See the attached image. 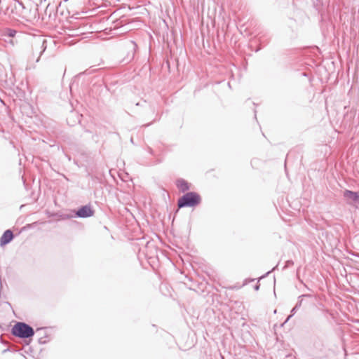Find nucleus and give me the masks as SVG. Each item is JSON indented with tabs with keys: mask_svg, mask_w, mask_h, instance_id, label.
Listing matches in <instances>:
<instances>
[{
	"mask_svg": "<svg viewBox=\"0 0 359 359\" xmlns=\"http://www.w3.org/2000/svg\"><path fill=\"white\" fill-rule=\"evenodd\" d=\"M17 4H18V6H16L15 8H18V7H19V8H21L22 9H25V6H24V4H22V1H17Z\"/></svg>",
	"mask_w": 359,
	"mask_h": 359,
	"instance_id": "nucleus-10",
	"label": "nucleus"
},
{
	"mask_svg": "<svg viewBox=\"0 0 359 359\" xmlns=\"http://www.w3.org/2000/svg\"><path fill=\"white\" fill-rule=\"evenodd\" d=\"M16 31L12 29H8L6 31V34L9 37H14L16 34Z\"/></svg>",
	"mask_w": 359,
	"mask_h": 359,
	"instance_id": "nucleus-9",
	"label": "nucleus"
},
{
	"mask_svg": "<svg viewBox=\"0 0 359 359\" xmlns=\"http://www.w3.org/2000/svg\"><path fill=\"white\" fill-rule=\"evenodd\" d=\"M36 332L41 335V337L39 339V343L41 344H46L48 341V340L46 339L48 336L46 334L45 328H43V327L38 328L36 330Z\"/></svg>",
	"mask_w": 359,
	"mask_h": 359,
	"instance_id": "nucleus-7",
	"label": "nucleus"
},
{
	"mask_svg": "<svg viewBox=\"0 0 359 359\" xmlns=\"http://www.w3.org/2000/svg\"><path fill=\"white\" fill-rule=\"evenodd\" d=\"M306 296H307V295H306V294L300 295V296L299 297V298L300 299V298H302V297H306Z\"/></svg>",
	"mask_w": 359,
	"mask_h": 359,
	"instance_id": "nucleus-14",
	"label": "nucleus"
},
{
	"mask_svg": "<svg viewBox=\"0 0 359 359\" xmlns=\"http://www.w3.org/2000/svg\"><path fill=\"white\" fill-rule=\"evenodd\" d=\"M270 273H271V271H269L266 272V274H264V275H263L262 276H261V277L259 278V279H262V278H264L266 277V276H267Z\"/></svg>",
	"mask_w": 359,
	"mask_h": 359,
	"instance_id": "nucleus-12",
	"label": "nucleus"
},
{
	"mask_svg": "<svg viewBox=\"0 0 359 359\" xmlns=\"http://www.w3.org/2000/svg\"><path fill=\"white\" fill-rule=\"evenodd\" d=\"M14 238L13 231L11 229L6 230L0 238V246L3 247L9 243Z\"/></svg>",
	"mask_w": 359,
	"mask_h": 359,
	"instance_id": "nucleus-4",
	"label": "nucleus"
},
{
	"mask_svg": "<svg viewBox=\"0 0 359 359\" xmlns=\"http://www.w3.org/2000/svg\"><path fill=\"white\" fill-rule=\"evenodd\" d=\"M11 333L15 337L27 339L34 335V330L29 325L23 322H18L12 327Z\"/></svg>",
	"mask_w": 359,
	"mask_h": 359,
	"instance_id": "nucleus-2",
	"label": "nucleus"
},
{
	"mask_svg": "<svg viewBox=\"0 0 359 359\" xmlns=\"http://www.w3.org/2000/svg\"><path fill=\"white\" fill-rule=\"evenodd\" d=\"M255 280V278H246V279L244 280L243 285V286H244V285H248L249 283L252 282V281H254Z\"/></svg>",
	"mask_w": 359,
	"mask_h": 359,
	"instance_id": "nucleus-11",
	"label": "nucleus"
},
{
	"mask_svg": "<svg viewBox=\"0 0 359 359\" xmlns=\"http://www.w3.org/2000/svg\"><path fill=\"white\" fill-rule=\"evenodd\" d=\"M259 287H260V285L257 283V284L254 287V288H255V290L256 291H257V290H259Z\"/></svg>",
	"mask_w": 359,
	"mask_h": 359,
	"instance_id": "nucleus-13",
	"label": "nucleus"
},
{
	"mask_svg": "<svg viewBox=\"0 0 359 359\" xmlns=\"http://www.w3.org/2000/svg\"><path fill=\"white\" fill-rule=\"evenodd\" d=\"M343 196L353 202H358L359 201V194L350 190H345L343 193Z\"/></svg>",
	"mask_w": 359,
	"mask_h": 359,
	"instance_id": "nucleus-5",
	"label": "nucleus"
},
{
	"mask_svg": "<svg viewBox=\"0 0 359 359\" xmlns=\"http://www.w3.org/2000/svg\"><path fill=\"white\" fill-rule=\"evenodd\" d=\"M302 303V299H300L298 301V302L296 304L295 306L292 309L291 315L287 317V318L285 321V323H287L289 320V319L296 313L297 310L301 306Z\"/></svg>",
	"mask_w": 359,
	"mask_h": 359,
	"instance_id": "nucleus-8",
	"label": "nucleus"
},
{
	"mask_svg": "<svg viewBox=\"0 0 359 359\" xmlns=\"http://www.w3.org/2000/svg\"><path fill=\"white\" fill-rule=\"evenodd\" d=\"M136 105H137V106H139V105H140V102H137V103L136 104Z\"/></svg>",
	"mask_w": 359,
	"mask_h": 359,
	"instance_id": "nucleus-16",
	"label": "nucleus"
},
{
	"mask_svg": "<svg viewBox=\"0 0 359 359\" xmlns=\"http://www.w3.org/2000/svg\"><path fill=\"white\" fill-rule=\"evenodd\" d=\"M94 215V210L90 205H83L79 208L76 212V216L79 218H86Z\"/></svg>",
	"mask_w": 359,
	"mask_h": 359,
	"instance_id": "nucleus-3",
	"label": "nucleus"
},
{
	"mask_svg": "<svg viewBox=\"0 0 359 359\" xmlns=\"http://www.w3.org/2000/svg\"><path fill=\"white\" fill-rule=\"evenodd\" d=\"M201 196L194 191H189L184 194L178 199L177 205L179 208L185 207H195L200 204Z\"/></svg>",
	"mask_w": 359,
	"mask_h": 359,
	"instance_id": "nucleus-1",
	"label": "nucleus"
},
{
	"mask_svg": "<svg viewBox=\"0 0 359 359\" xmlns=\"http://www.w3.org/2000/svg\"><path fill=\"white\" fill-rule=\"evenodd\" d=\"M131 43L133 44V46L135 47L136 46L135 43H134L133 42H131Z\"/></svg>",
	"mask_w": 359,
	"mask_h": 359,
	"instance_id": "nucleus-15",
	"label": "nucleus"
},
{
	"mask_svg": "<svg viewBox=\"0 0 359 359\" xmlns=\"http://www.w3.org/2000/svg\"><path fill=\"white\" fill-rule=\"evenodd\" d=\"M176 186L182 192H185L190 189L189 184L184 179L177 180Z\"/></svg>",
	"mask_w": 359,
	"mask_h": 359,
	"instance_id": "nucleus-6",
	"label": "nucleus"
},
{
	"mask_svg": "<svg viewBox=\"0 0 359 359\" xmlns=\"http://www.w3.org/2000/svg\"><path fill=\"white\" fill-rule=\"evenodd\" d=\"M45 48H44L43 49V50L41 52V54L42 53V52H43V51H45Z\"/></svg>",
	"mask_w": 359,
	"mask_h": 359,
	"instance_id": "nucleus-18",
	"label": "nucleus"
},
{
	"mask_svg": "<svg viewBox=\"0 0 359 359\" xmlns=\"http://www.w3.org/2000/svg\"><path fill=\"white\" fill-rule=\"evenodd\" d=\"M130 142L133 143V138H131V140H130Z\"/></svg>",
	"mask_w": 359,
	"mask_h": 359,
	"instance_id": "nucleus-17",
	"label": "nucleus"
}]
</instances>
